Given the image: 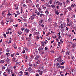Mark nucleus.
<instances>
[{"instance_id": "nucleus-1", "label": "nucleus", "mask_w": 76, "mask_h": 76, "mask_svg": "<svg viewBox=\"0 0 76 76\" xmlns=\"http://www.w3.org/2000/svg\"><path fill=\"white\" fill-rule=\"evenodd\" d=\"M30 31V30H29V29H28L27 28H26L24 30V32H26V34H28Z\"/></svg>"}, {"instance_id": "nucleus-2", "label": "nucleus", "mask_w": 76, "mask_h": 76, "mask_svg": "<svg viewBox=\"0 0 76 76\" xmlns=\"http://www.w3.org/2000/svg\"><path fill=\"white\" fill-rule=\"evenodd\" d=\"M67 9H68L69 11H72V8L71 7H67Z\"/></svg>"}, {"instance_id": "nucleus-3", "label": "nucleus", "mask_w": 76, "mask_h": 76, "mask_svg": "<svg viewBox=\"0 0 76 76\" xmlns=\"http://www.w3.org/2000/svg\"><path fill=\"white\" fill-rule=\"evenodd\" d=\"M31 17L29 19H30L31 20H34V19H35V16L34 15L31 16Z\"/></svg>"}, {"instance_id": "nucleus-4", "label": "nucleus", "mask_w": 76, "mask_h": 76, "mask_svg": "<svg viewBox=\"0 0 76 76\" xmlns=\"http://www.w3.org/2000/svg\"><path fill=\"white\" fill-rule=\"evenodd\" d=\"M23 74V72L22 71H20V72L18 73V75H19V76H22Z\"/></svg>"}, {"instance_id": "nucleus-5", "label": "nucleus", "mask_w": 76, "mask_h": 76, "mask_svg": "<svg viewBox=\"0 0 76 76\" xmlns=\"http://www.w3.org/2000/svg\"><path fill=\"white\" fill-rule=\"evenodd\" d=\"M40 56L39 55H38L36 56L35 59V60H38Z\"/></svg>"}, {"instance_id": "nucleus-6", "label": "nucleus", "mask_w": 76, "mask_h": 76, "mask_svg": "<svg viewBox=\"0 0 76 76\" xmlns=\"http://www.w3.org/2000/svg\"><path fill=\"white\" fill-rule=\"evenodd\" d=\"M31 71H32V68L31 67H29L28 69V72H31Z\"/></svg>"}, {"instance_id": "nucleus-7", "label": "nucleus", "mask_w": 76, "mask_h": 76, "mask_svg": "<svg viewBox=\"0 0 76 76\" xmlns=\"http://www.w3.org/2000/svg\"><path fill=\"white\" fill-rule=\"evenodd\" d=\"M6 61L7 62V64H9V63H10V61H9V60L8 59V58H7V59L6 60Z\"/></svg>"}, {"instance_id": "nucleus-8", "label": "nucleus", "mask_w": 76, "mask_h": 76, "mask_svg": "<svg viewBox=\"0 0 76 76\" xmlns=\"http://www.w3.org/2000/svg\"><path fill=\"white\" fill-rule=\"evenodd\" d=\"M39 16L40 17H42V16H43V17H44L45 16V15H44V14H39Z\"/></svg>"}, {"instance_id": "nucleus-9", "label": "nucleus", "mask_w": 76, "mask_h": 76, "mask_svg": "<svg viewBox=\"0 0 76 76\" xmlns=\"http://www.w3.org/2000/svg\"><path fill=\"white\" fill-rule=\"evenodd\" d=\"M63 4L64 5V7H66L67 6V4H66V2L65 1H63Z\"/></svg>"}, {"instance_id": "nucleus-10", "label": "nucleus", "mask_w": 76, "mask_h": 76, "mask_svg": "<svg viewBox=\"0 0 76 76\" xmlns=\"http://www.w3.org/2000/svg\"><path fill=\"white\" fill-rule=\"evenodd\" d=\"M6 71H8V74H10V69H9L7 68V69L6 70Z\"/></svg>"}, {"instance_id": "nucleus-11", "label": "nucleus", "mask_w": 76, "mask_h": 76, "mask_svg": "<svg viewBox=\"0 0 76 76\" xmlns=\"http://www.w3.org/2000/svg\"><path fill=\"white\" fill-rule=\"evenodd\" d=\"M70 53V52L69 51H67L66 53V55H69V54Z\"/></svg>"}, {"instance_id": "nucleus-12", "label": "nucleus", "mask_w": 76, "mask_h": 76, "mask_svg": "<svg viewBox=\"0 0 76 76\" xmlns=\"http://www.w3.org/2000/svg\"><path fill=\"white\" fill-rule=\"evenodd\" d=\"M55 13L57 15H59V12H58V10H57L56 11V12Z\"/></svg>"}, {"instance_id": "nucleus-13", "label": "nucleus", "mask_w": 76, "mask_h": 76, "mask_svg": "<svg viewBox=\"0 0 76 76\" xmlns=\"http://www.w3.org/2000/svg\"><path fill=\"white\" fill-rule=\"evenodd\" d=\"M44 61L45 62V63H47V61H47V58L45 59L44 60Z\"/></svg>"}, {"instance_id": "nucleus-14", "label": "nucleus", "mask_w": 76, "mask_h": 76, "mask_svg": "<svg viewBox=\"0 0 76 76\" xmlns=\"http://www.w3.org/2000/svg\"><path fill=\"white\" fill-rule=\"evenodd\" d=\"M51 7H52L53 9H54L55 8V5L54 4H52L51 5Z\"/></svg>"}, {"instance_id": "nucleus-15", "label": "nucleus", "mask_w": 76, "mask_h": 76, "mask_svg": "<svg viewBox=\"0 0 76 76\" xmlns=\"http://www.w3.org/2000/svg\"><path fill=\"white\" fill-rule=\"evenodd\" d=\"M71 17L72 18H75V15H73L71 16Z\"/></svg>"}, {"instance_id": "nucleus-16", "label": "nucleus", "mask_w": 76, "mask_h": 76, "mask_svg": "<svg viewBox=\"0 0 76 76\" xmlns=\"http://www.w3.org/2000/svg\"><path fill=\"white\" fill-rule=\"evenodd\" d=\"M37 13V16H39V14H40V12H38V11H36Z\"/></svg>"}, {"instance_id": "nucleus-17", "label": "nucleus", "mask_w": 76, "mask_h": 76, "mask_svg": "<svg viewBox=\"0 0 76 76\" xmlns=\"http://www.w3.org/2000/svg\"><path fill=\"white\" fill-rule=\"evenodd\" d=\"M37 65H38V64H33V66L34 67H37Z\"/></svg>"}, {"instance_id": "nucleus-18", "label": "nucleus", "mask_w": 76, "mask_h": 76, "mask_svg": "<svg viewBox=\"0 0 76 76\" xmlns=\"http://www.w3.org/2000/svg\"><path fill=\"white\" fill-rule=\"evenodd\" d=\"M3 76H7V73L5 72H4L3 74Z\"/></svg>"}, {"instance_id": "nucleus-19", "label": "nucleus", "mask_w": 76, "mask_h": 76, "mask_svg": "<svg viewBox=\"0 0 76 76\" xmlns=\"http://www.w3.org/2000/svg\"><path fill=\"white\" fill-rule=\"evenodd\" d=\"M0 62L1 63H4V60H1L0 61Z\"/></svg>"}, {"instance_id": "nucleus-20", "label": "nucleus", "mask_w": 76, "mask_h": 76, "mask_svg": "<svg viewBox=\"0 0 76 76\" xmlns=\"http://www.w3.org/2000/svg\"><path fill=\"white\" fill-rule=\"evenodd\" d=\"M12 61H15L16 60V58L15 57H13L12 59Z\"/></svg>"}, {"instance_id": "nucleus-21", "label": "nucleus", "mask_w": 76, "mask_h": 76, "mask_svg": "<svg viewBox=\"0 0 76 76\" xmlns=\"http://www.w3.org/2000/svg\"><path fill=\"white\" fill-rule=\"evenodd\" d=\"M5 57H6L4 56V55H2L1 56V58L2 59V58H5Z\"/></svg>"}, {"instance_id": "nucleus-22", "label": "nucleus", "mask_w": 76, "mask_h": 76, "mask_svg": "<svg viewBox=\"0 0 76 76\" xmlns=\"http://www.w3.org/2000/svg\"><path fill=\"white\" fill-rule=\"evenodd\" d=\"M44 21L43 20H41L39 21V23H42V22Z\"/></svg>"}, {"instance_id": "nucleus-23", "label": "nucleus", "mask_w": 76, "mask_h": 76, "mask_svg": "<svg viewBox=\"0 0 76 76\" xmlns=\"http://www.w3.org/2000/svg\"><path fill=\"white\" fill-rule=\"evenodd\" d=\"M58 5H60L61 6H62L63 4H62V3H61V2H59V4H58Z\"/></svg>"}, {"instance_id": "nucleus-24", "label": "nucleus", "mask_w": 76, "mask_h": 76, "mask_svg": "<svg viewBox=\"0 0 76 76\" xmlns=\"http://www.w3.org/2000/svg\"><path fill=\"white\" fill-rule=\"evenodd\" d=\"M24 75H28V72H24Z\"/></svg>"}, {"instance_id": "nucleus-25", "label": "nucleus", "mask_w": 76, "mask_h": 76, "mask_svg": "<svg viewBox=\"0 0 76 76\" xmlns=\"http://www.w3.org/2000/svg\"><path fill=\"white\" fill-rule=\"evenodd\" d=\"M57 61H58V62H59V63H61V62H62V61H61V59H60V60H58V59L57 60Z\"/></svg>"}, {"instance_id": "nucleus-26", "label": "nucleus", "mask_w": 76, "mask_h": 76, "mask_svg": "<svg viewBox=\"0 0 76 76\" xmlns=\"http://www.w3.org/2000/svg\"><path fill=\"white\" fill-rule=\"evenodd\" d=\"M36 6L37 7V8H38V7H39V4H37V5H36Z\"/></svg>"}, {"instance_id": "nucleus-27", "label": "nucleus", "mask_w": 76, "mask_h": 76, "mask_svg": "<svg viewBox=\"0 0 76 76\" xmlns=\"http://www.w3.org/2000/svg\"><path fill=\"white\" fill-rule=\"evenodd\" d=\"M28 65H29V66H32V64H31V63L29 62V63H28Z\"/></svg>"}, {"instance_id": "nucleus-28", "label": "nucleus", "mask_w": 76, "mask_h": 76, "mask_svg": "<svg viewBox=\"0 0 76 76\" xmlns=\"http://www.w3.org/2000/svg\"><path fill=\"white\" fill-rule=\"evenodd\" d=\"M40 75H42V71H41L39 72Z\"/></svg>"}, {"instance_id": "nucleus-29", "label": "nucleus", "mask_w": 76, "mask_h": 76, "mask_svg": "<svg viewBox=\"0 0 76 76\" xmlns=\"http://www.w3.org/2000/svg\"><path fill=\"white\" fill-rule=\"evenodd\" d=\"M9 54L10 53H6L5 54H6V55H7V57H9V56H8V54H9H9Z\"/></svg>"}, {"instance_id": "nucleus-30", "label": "nucleus", "mask_w": 76, "mask_h": 76, "mask_svg": "<svg viewBox=\"0 0 76 76\" xmlns=\"http://www.w3.org/2000/svg\"><path fill=\"white\" fill-rule=\"evenodd\" d=\"M49 2H50V4H52V2H53V0H50Z\"/></svg>"}, {"instance_id": "nucleus-31", "label": "nucleus", "mask_w": 76, "mask_h": 76, "mask_svg": "<svg viewBox=\"0 0 76 76\" xmlns=\"http://www.w3.org/2000/svg\"><path fill=\"white\" fill-rule=\"evenodd\" d=\"M71 58L73 60H74V59H75V57H74L73 56H72L71 57Z\"/></svg>"}, {"instance_id": "nucleus-32", "label": "nucleus", "mask_w": 76, "mask_h": 76, "mask_svg": "<svg viewBox=\"0 0 76 76\" xmlns=\"http://www.w3.org/2000/svg\"><path fill=\"white\" fill-rule=\"evenodd\" d=\"M50 34H51V33H50V32H48L46 35V36L47 37H48V36L49 35H50Z\"/></svg>"}, {"instance_id": "nucleus-33", "label": "nucleus", "mask_w": 76, "mask_h": 76, "mask_svg": "<svg viewBox=\"0 0 76 76\" xmlns=\"http://www.w3.org/2000/svg\"><path fill=\"white\" fill-rule=\"evenodd\" d=\"M8 14H7V15L8 16H10V15H11V14H10V12H8Z\"/></svg>"}, {"instance_id": "nucleus-34", "label": "nucleus", "mask_w": 76, "mask_h": 76, "mask_svg": "<svg viewBox=\"0 0 76 76\" xmlns=\"http://www.w3.org/2000/svg\"><path fill=\"white\" fill-rule=\"evenodd\" d=\"M10 56H11V57H13V56H14V54H11Z\"/></svg>"}, {"instance_id": "nucleus-35", "label": "nucleus", "mask_w": 76, "mask_h": 76, "mask_svg": "<svg viewBox=\"0 0 76 76\" xmlns=\"http://www.w3.org/2000/svg\"><path fill=\"white\" fill-rule=\"evenodd\" d=\"M6 52H10V50H9L8 49H7L6 50Z\"/></svg>"}, {"instance_id": "nucleus-36", "label": "nucleus", "mask_w": 76, "mask_h": 76, "mask_svg": "<svg viewBox=\"0 0 76 76\" xmlns=\"http://www.w3.org/2000/svg\"><path fill=\"white\" fill-rule=\"evenodd\" d=\"M59 58L60 60H61V56H59V57L58 58H57L58 59H59Z\"/></svg>"}, {"instance_id": "nucleus-37", "label": "nucleus", "mask_w": 76, "mask_h": 76, "mask_svg": "<svg viewBox=\"0 0 76 76\" xmlns=\"http://www.w3.org/2000/svg\"><path fill=\"white\" fill-rule=\"evenodd\" d=\"M43 50V48H41L40 49H38V50L39 52L41 51V50Z\"/></svg>"}, {"instance_id": "nucleus-38", "label": "nucleus", "mask_w": 76, "mask_h": 76, "mask_svg": "<svg viewBox=\"0 0 76 76\" xmlns=\"http://www.w3.org/2000/svg\"><path fill=\"white\" fill-rule=\"evenodd\" d=\"M66 2V3H70V2L69 1V0H67Z\"/></svg>"}, {"instance_id": "nucleus-39", "label": "nucleus", "mask_w": 76, "mask_h": 76, "mask_svg": "<svg viewBox=\"0 0 76 76\" xmlns=\"http://www.w3.org/2000/svg\"><path fill=\"white\" fill-rule=\"evenodd\" d=\"M5 1H6L5 0H4V1L3 2V3H4V4L5 5H6V3H5Z\"/></svg>"}, {"instance_id": "nucleus-40", "label": "nucleus", "mask_w": 76, "mask_h": 76, "mask_svg": "<svg viewBox=\"0 0 76 76\" xmlns=\"http://www.w3.org/2000/svg\"><path fill=\"white\" fill-rule=\"evenodd\" d=\"M45 13H46V14H48V13H49V12H48V11L47 10H46L45 12Z\"/></svg>"}, {"instance_id": "nucleus-41", "label": "nucleus", "mask_w": 76, "mask_h": 76, "mask_svg": "<svg viewBox=\"0 0 76 76\" xmlns=\"http://www.w3.org/2000/svg\"><path fill=\"white\" fill-rule=\"evenodd\" d=\"M2 69H6V66H3L2 67Z\"/></svg>"}, {"instance_id": "nucleus-42", "label": "nucleus", "mask_w": 76, "mask_h": 76, "mask_svg": "<svg viewBox=\"0 0 76 76\" xmlns=\"http://www.w3.org/2000/svg\"><path fill=\"white\" fill-rule=\"evenodd\" d=\"M39 61H38L36 62V64H39Z\"/></svg>"}, {"instance_id": "nucleus-43", "label": "nucleus", "mask_w": 76, "mask_h": 76, "mask_svg": "<svg viewBox=\"0 0 76 76\" xmlns=\"http://www.w3.org/2000/svg\"><path fill=\"white\" fill-rule=\"evenodd\" d=\"M21 31H23V30H24V29H25V28L24 27L22 28H21Z\"/></svg>"}, {"instance_id": "nucleus-44", "label": "nucleus", "mask_w": 76, "mask_h": 76, "mask_svg": "<svg viewBox=\"0 0 76 76\" xmlns=\"http://www.w3.org/2000/svg\"><path fill=\"white\" fill-rule=\"evenodd\" d=\"M18 34L19 35H21L22 34V32L20 31L18 32Z\"/></svg>"}, {"instance_id": "nucleus-45", "label": "nucleus", "mask_w": 76, "mask_h": 76, "mask_svg": "<svg viewBox=\"0 0 76 76\" xmlns=\"http://www.w3.org/2000/svg\"><path fill=\"white\" fill-rule=\"evenodd\" d=\"M5 13V11H3L2 12V15H4V14Z\"/></svg>"}, {"instance_id": "nucleus-46", "label": "nucleus", "mask_w": 76, "mask_h": 76, "mask_svg": "<svg viewBox=\"0 0 76 76\" xmlns=\"http://www.w3.org/2000/svg\"><path fill=\"white\" fill-rule=\"evenodd\" d=\"M41 23H39V26H41Z\"/></svg>"}, {"instance_id": "nucleus-47", "label": "nucleus", "mask_w": 76, "mask_h": 76, "mask_svg": "<svg viewBox=\"0 0 76 76\" xmlns=\"http://www.w3.org/2000/svg\"><path fill=\"white\" fill-rule=\"evenodd\" d=\"M26 3H29V1H28V0H26Z\"/></svg>"}, {"instance_id": "nucleus-48", "label": "nucleus", "mask_w": 76, "mask_h": 76, "mask_svg": "<svg viewBox=\"0 0 76 76\" xmlns=\"http://www.w3.org/2000/svg\"><path fill=\"white\" fill-rule=\"evenodd\" d=\"M54 50H51L50 52L51 53H54Z\"/></svg>"}, {"instance_id": "nucleus-49", "label": "nucleus", "mask_w": 76, "mask_h": 76, "mask_svg": "<svg viewBox=\"0 0 76 76\" xmlns=\"http://www.w3.org/2000/svg\"><path fill=\"white\" fill-rule=\"evenodd\" d=\"M71 7H75V5L73 4H72L71 5Z\"/></svg>"}, {"instance_id": "nucleus-50", "label": "nucleus", "mask_w": 76, "mask_h": 76, "mask_svg": "<svg viewBox=\"0 0 76 76\" xmlns=\"http://www.w3.org/2000/svg\"><path fill=\"white\" fill-rule=\"evenodd\" d=\"M24 26H27V23H24Z\"/></svg>"}, {"instance_id": "nucleus-51", "label": "nucleus", "mask_w": 76, "mask_h": 76, "mask_svg": "<svg viewBox=\"0 0 76 76\" xmlns=\"http://www.w3.org/2000/svg\"><path fill=\"white\" fill-rule=\"evenodd\" d=\"M19 9V7H17L16 8H15L14 9H16V10H18V9Z\"/></svg>"}, {"instance_id": "nucleus-52", "label": "nucleus", "mask_w": 76, "mask_h": 76, "mask_svg": "<svg viewBox=\"0 0 76 76\" xmlns=\"http://www.w3.org/2000/svg\"><path fill=\"white\" fill-rule=\"evenodd\" d=\"M45 50H46V51H47V50H48V48H47L46 47H45Z\"/></svg>"}, {"instance_id": "nucleus-53", "label": "nucleus", "mask_w": 76, "mask_h": 76, "mask_svg": "<svg viewBox=\"0 0 76 76\" xmlns=\"http://www.w3.org/2000/svg\"><path fill=\"white\" fill-rule=\"evenodd\" d=\"M7 31H12V28H9L7 30Z\"/></svg>"}, {"instance_id": "nucleus-54", "label": "nucleus", "mask_w": 76, "mask_h": 76, "mask_svg": "<svg viewBox=\"0 0 76 76\" xmlns=\"http://www.w3.org/2000/svg\"><path fill=\"white\" fill-rule=\"evenodd\" d=\"M26 5L25 4H24L23 5V7H26Z\"/></svg>"}, {"instance_id": "nucleus-55", "label": "nucleus", "mask_w": 76, "mask_h": 76, "mask_svg": "<svg viewBox=\"0 0 76 76\" xmlns=\"http://www.w3.org/2000/svg\"><path fill=\"white\" fill-rule=\"evenodd\" d=\"M25 52V50H23V51L22 53H23V54H24Z\"/></svg>"}, {"instance_id": "nucleus-56", "label": "nucleus", "mask_w": 76, "mask_h": 76, "mask_svg": "<svg viewBox=\"0 0 76 76\" xmlns=\"http://www.w3.org/2000/svg\"><path fill=\"white\" fill-rule=\"evenodd\" d=\"M61 66L59 65L58 66V68H60V69H61Z\"/></svg>"}, {"instance_id": "nucleus-57", "label": "nucleus", "mask_w": 76, "mask_h": 76, "mask_svg": "<svg viewBox=\"0 0 76 76\" xmlns=\"http://www.w3.org/2000/svg\"><path fill=\"white\" fill-rule=\"evenodd\" d=\"M41 26H42V28H44V24H42V25H41Z\"/></svg>"}, {"instance_id": "nucleus-58", "label": "nucleus", "mask_w": 76, "mask_h": 76, "mask_svg": "<svg viewBox=\"0 0 76 76\" xmlns=\"http://www.w3.org/2000/svg\"><path fill=\"white\" fill-rule=\"evenodd\" d=\"M76 47V45L75 44H74L73 45V47Z\"/></svg>"}, {"instance_id": "nucleus-59", "label": "nucleus", "mask_w": 76, "mask_h": 76, "mask_svg": "<svg viewBox=\"0 0 76 76\" xmlns=\"http://www.w3.org/2000/svg\"><path fill=\"white\" fill-rule=\"evenodd\" d=\"M37 39H39V36H37Z\"/></svg>"}, {"instance_id": "nucleus-60", "label": "nucleus", "mask_w": 76, "mask_h": 76, "mask_svg": "<svg viewBox=\"0 0 76 76\" xmlns=\"http://www.w3.org/2000/svg\"><path fill=\"white\" fill-rule=\"evenodd\" d=\"M1 25H4V22H3V21H2L1 22Z\"/></svg>"}, {"instance_id": "nucleus-61", "label": "nucleus", "mask_w": 76, "mask_h": 76, "mask_svg": "<svg viewBox=\"0 0 76 76\" xmlns=\"http://www.w3.org/2000/svg\"><path fill=\"white\" fill-rule=\"evenodd\" d=\"M61 69H62V68H63V69H64V66H61Z\"/></svg>"}, {"instance_id": "nucleus-62", "label": "nucleus", "mask_w": 76, "mask_h": 76, "mask_svg": "<svg viewBox=\"0 0 76 76\" xmlns=\"http://www.w3.org/2000/svg\"><path fill=\"white\" fill-rule=\"evenodd\" d=\"M42 46L44 47V43H42Z\"/></svg>"}, {"instance_id": "nucleus-63", "label": "nucleus", "mask_w": 76, "mask_h": 76, "mask_svg": "<svg viewBox=\"0 0 76 76\" xmlns=\"http://www.w3.org/2000/svg\"><path fill=\"white\" fill-rule=\"evenodd\" d=\"M66 31H68V30H69V28H68L66 27Z\"/></svg>"}, {"instance_id": "nucleus-64", "label": "nucleus", "mask_w": 76, "mask_h": 76, "mask_svg": "<svg viewBox=\"0 0 76 76\" xmlns=\"http://www.w3.org/2000/svg\"><path fill=\"white\" fill-rule=\"evenodd\" d=\"M29 60L30 61H32V59L31 58H29Z\"/></svg>"}]
</instances>
